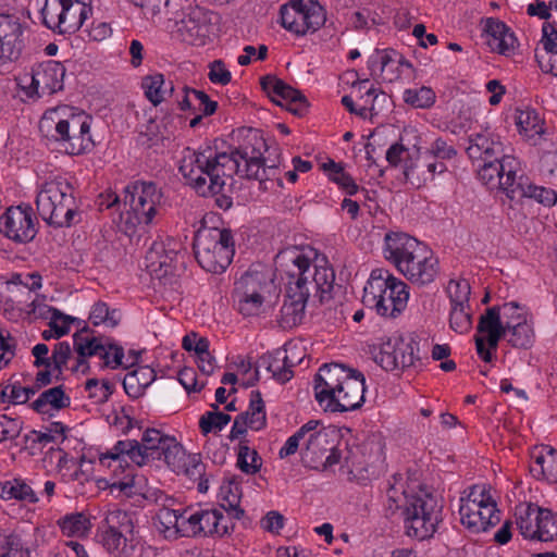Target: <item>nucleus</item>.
<instances>
[{
    "label": "nucleus",
    "mask_w": 557,
    "mask_h": 557,
    "mask_svg": "<svg viewBox=\"0 0 557 557\" xmlns=\"http://www.w3.org/2000/svg\"><path fill=\"white\" fill-rule=\"evenodd\" d=\"M244 162L242 168L235 157L227 156V152H214L209 147L201 151L185 148L178 170L186 183L202 197L221 194L225 186V180L232 178L235 174L263 183L270 180L276 171V165H267L265 159Z\"/></svg>",
    "instance_id": "obj_1"
},
{
    "label": "nucleus",
    "mask_w": 557,
    "mask_h": 557,
    "mask_svg": "<svg viewBox=\"0 0 557 557\" xmlns=\"http://www.w3.org/2000/svg\"><path fill=\"white\" fill-rule=\"evenodd\" d=\"M295 251L278 252L275 257V268L286 276V299L281 308L278 323L283 329H292L302 321L306 304L310 297L318 298L319 302L330 300L332 273L320 270L313 273L315 281L312 286L306 285L307 261L299 259Z\"/></svg>",
    "instance_id": "obj_2"
},
{
    "label": "nucleus",
    "mask_w": 557,
    "mask_h": 557,
    "mask_svg": "<svg viewBox=\"0 0 557 557\" xmlns=\"http://www.w3.org/2000/svg\"><path fill=\"white\" fill-rule=\"evenodd\" d=\"M400 480L394 476L387 490L386 510L392 516L403 517L408 536L421 541L432 537L443 520L441 500L424 490L409 493L403 484L398 486Z\"/></svg>",
    "instance_id": "obj_3"
},
{
    "label": "nucleus",
    "mask_w": 557,
    "mask_h": 557,
    "mask_svg": "<svg viewBox=\"0 0 557 557\" xmlns=\"http://www.w3.org/2000/svg\"><path fill=\"white\" fill-rule=\"evenodd\" d=\"M385 259L413 285L432 284L440 274V262L434 252L414 237L391 232L384 238Z\"/></svg>",
    "instance_id": "obj_4"
},
{
    "label": "nucleus",
    "mask_w": 557,
    "mask_h": 557,
    "mask_svg": "<svg viewBox=\"0 0 557 557\" xmlns=\"http://www.w3.org/2000/svg\"><path fill=\"white\" fill-rule=\"evenodd\" d=\"M39 131L49 144L54 143L60 151L71 156L84 153L92 146L90 117L66 107L45 112L39 121Z\"/></svg>",
    "instance_id": "obj_5"
},
{
    "label": "nucleus",
    "mask_w": 557,
    "mask_h": 557,
    "mask_svg": "<svg viewBox=\"0 0 557 557\" xmlns=\"http://www.w3.org/2000/svg\"><path fill=\"white\" fill-rule=\"evenodd\" d=\"M408 285L387 270L376 269L363 288L362 302L385 318L398 317L407 307Z\"/></svg>",
    "instance_id": "obj_6"
},
{
    "label": "nucleus",
    "mask_w": 557,
    "mask_h": 557,
    "mask_svg": "<svg viewBox=\"0 0 557 557\" xmlns=\"http://www.w3.org/2000/svg\"><path fill=\"white\" fill-rule=\"evenodd\" d=\"M36 206L42 220L55 227L71 226L77 213L74 188L62 176H55L41 185Z\"/></svg>",
    "instance_id": "obj_7"
},
{
    "label": "nucleus",
    "mask_w": 557,
    "mask_h": 557,
    "mask_svg": "<svg viewBox=\"0 0 557 557\" xmlns=\"http://www.w3.org/2000/svg\"><path fill=\"white\" fill-rule=\"evenodd\" d=\"M194 251L200 267L211 273H222L234 256L230 230L209 227L199 230L194 239Z\"/></svg>",
    "instance_id": "obj_8"
},
{
    "label": "nucleus",
    "mask_w": 557,
    "mask_h": 557,
    "mask_svg": "<svg viewBox=\"0 0 557 557\" xmlns=\"http://www.w3.org/2000/svg\"><path fill=\"white\" fill-rule=\"evenodd\" d=\"M459 515L461 524L474 534L486 532L500 522L491 487L485 484L472 485L468 494L460 497Z\"/></svg>",
    "instance_id": "obj_9"
},
{
    "label": "nucleus",
    "mask_w": 557,
    "mask_h": 557,
    "mask_svg": "<svg viewBox=\"0 0 557 557\" xmlns=\"http://www.w3.org/2000/svg\"><path fill=\"white\" fill-rule=\"evenodd\" d=\"M124 205H128L139 224L150 225L168 208V198L154 182L136 181L124 189Z\"/></svg>",
    "instance_id": "obj_10"
},
{
    "label": "nucleus",
    "mask_w": 557,
    "mask_h": 557,
    "mask_svg": "<svg viewBox=\"0 0 557 557\" xmlns=\"http://www.w3.org/2000/svg\"><path fill=\"white\" fill-rule=\"evenodd\" d=\"M91 13V4L82 0H46L41 9L45 26L62 35L81 29Z\"/></svg>",
    "instance_id": "obj_11"
},
{
    "label": "nucleus",
    "mask_w": 557,
    "mask_h": 557,
    "mask_svg": "<svg viewBox=\"0 0 557 557\" xmlns=\"http://www.w3.org/2000/svg\"><path fill=\"white\" fill-rule=\"evenodd\" d=\"M170 437L157 429H148L144 432L140 442L136 440L119 441L110 450L100 456V461L120 460L127 457L132 462L141 467L150 461L160 460L161 449L165 445V440Z\"/></svg>",
    "instance_id": "obj_12"
},
{
    "label": "nucleus",
    "mask_w": 557,
    "mask_h": 557,
    "mask_svg": "<svg viewBox=\"0 0 557 557\" xmlns=\"http://www.w3.org/2000/svg\"><path fill=\"white\" fill-rule=\"evenodd\" d=\"M273 287L269 271L262 267H251L235 284L238 310L245 317L257 315L261 311L264 294Z\"/></svg>",
    "instance_id": "obj_13"
},
{
    "label": "nucleus",
    "mask_w": 557,
    "mask_h": 557,
    "mask_svg": "<svg viewBox=\"0 0 557 557\" xmlns=\"http://www.w3.org/2000/svg\"><path fill=\"white\" fill-rule=\"evenodd\" d=\"M280 14L282 26L296 35L314 33L326 21L323 7L314 0H290L281 8Z\"/></svg>",
    "instance_id": "obj_14"
},
{
    "label": "nucleus",
    "mask_w": 557,
    "mask_h": 557,
    "mask_svg": "<svg viewBox=\"0 0 557 557\" xmlns=\"http://www.w3.org/2000/svg\"><path fill=\"white\" fill-rule=\"evenodd\" d=\"M174 25L172 34L181 41L203 46L211 33V24L208 14L200 8H188L187 12L180 11L172 15Z\"/></svg>",
    "instance_id": "obj_15"
},
{
    "label": "nucleus",
    "mask_w": 557,
    "mask_h": 557,
    "mask_svg": "<svg viewBox=\"0 0 557 557\" xmlns=\"http://www.w3.org/2000/svg\"><path fill=\"white\" fill-rule=\"evenodd\" d=\"M506 335L507 331L502 322L499 308H487L479 319L476 335L474 336L479 357L485 362H491L499 341Z\"/></svg>",
    "instance_id": "obj_16"
},
{
    "label": "nucleus",
    "mask_w": 557,
    "mask_h": 557,
    "mask_svg": "<svg viewBox=\"0 0 557 557\" xmlns=\"http://www.w3.org/2000/svg\"><path fill=\"white\" fill-rule=\"evenodd\" d=\"M37 221L28 205L12 206L0 218V232L9 239L24 244L37 234Z\"/></svg>",
    "instance_id": "obj_17"
},
{
    "label": "nucleus",
    "mask_w": 557,
    "mask_h": 557,
    "mask_svg": "<svg viewBox=\"0 0 557 557\" xmlns=\"http://www.w3.org/2000/svg\"><path fill=\"white\" fill-rule=\"evenodd\" d=\"M350 372L338 363L324 364L319 369L314 377V397L321 407L333 404L335 394L341 392Z\"/></svg>",
    "instance_id": "obj_18"
},
{
    "label": "nucleus",
    "mask_w": 557,
    "mask_h": 557,
    "mask_svg": "<svg viewBox=\"0 0 557 557\" xmlns=\"http://www.w3.org/2000/svg\"><path fill=\"white\" fill-rule=\"evenodd\" d=\"M25 48L24 27L15 15L0 14V64L16 61Z\"/></svg>",
    "instance_id": "obj_19"
},
{
    "label": "nucleus",
    "mask_w": 557,
    "mask_h": 557,
    "mask_svg": "<svg viewBox=\"0 0 557 557\" xmlns=\"http://www.w3.org/2000/svg\"><path fill=\"white\" fill-rule=\"evenodd\" d=\"M364 375L359 371L351 370L341 392L335 394L333 404L324 406V411L344 412L359 409L364 403Z\"/></svg>",
    "instance_id": "obj_20"
},
{
    "label": "nucleus",
    "mask_w": 557,
    "mask_h": 557,
    "mask_svg": "<svg viewBox=\"0 0 557 557\" xmlns=\"http://www.w3.org/2000/svg\"><path fill=\"white\" fill-rule=\"evenodd\" d=\"M65 67L59 61H46L32 71L30 87L38 96L52 95L63 89Z\"/></svg>",
    "instance_id": "obj_21"
},
{
    "label": "nucleus",
    "mask_w": 557,
    "mask_h": 557,
    "mask_svg": "<svg viewBox=\"0 0 557 557\" xmlns=\"http://www.w3.org/2000/svg\"><path fill=\"white\" fill-rule=\"evenodd\" d=\"M456 292L450 294L451 310L449 317L450 327L459 333H467L472 325V315L468 310L470 285L467 281L455 283Z\"/></svg>",
    "instance_id": "obj_22"
},
{
    "label": "nucleus",
    "mask_w": 557,
    "mask_h": 557,
    "mask_svg": "<svg viewBox=\"0 0 557 557\" xmlns=\"http://www.w3.org/2000/svg\"><path fill=\"white\" fill-rule=\"evenodd\" d=\"M73 347L78 355L77 364L73 371L82 369L83 373L89 370L86 359L89 357L109 358L110 350L106 349V343L101 338L89 335V329L83 327L73 335Z\"/></svg>",
    "instance_id": "obj_23"
},
{
    "label": "nucleus",
    "mask_w": 557,
    "mask_h": 557,
    "mask_svg": "<svg viewBox=\"0 0 557 557\" xmlns=\"http://www.w3.org/2000/svg\"><path fill=\"white\" fill-rule=\"evenodd\" d=\"M178 251L166 249L164 243H153L146 253V269L156 278H164L176 271Z\"/></svg>",
    "instance_id": "obj_24"
},
{
    "label": "nucleus",
    "mask_w": 557,
    "mask_h": 557,
    "mask_svg": "<svg viewBox=\"0 0 557 557\" xmlns=\"http://www.w3.org/2000/svg\"><path fill=\"white\" fill-rule=\"evenodd\" d=\"M467 153L472 160H497L505 157L503 144L496 136L486 131L469 136Z\"/></svg>",
    "instance_id": "obj_25"
},
{
    "label": "nucleus",
    "mask_w": 557,
    "mask_h": 557,
    "mask_svg": "<svg viewBox=\"0 0 557 557\" xmlns=\"http://www.w3.org/2000/svg\"><path fill=\"white\" fill-rule=\"evenodd\" d=\"M484 32L486 33V44L491 50L500 54H508L515 50L517 38L502 21L493 17L486 18Z\"/></svg>",
    "instance_id": "obj_26"
},
{
    "label": "nucleus",
    "mask_w": 557,
    "mask_h": 557,
    "mask_svg": "<svg viewBox=\"0 0 557 557\" xmlns=\"http://www.w3.org/2000/svg\"><path fill=\"white\" fill-rule=\"evenodd\" d=\"M484 163L479 169V178L490 188L500 187V181L506 177V172L517 165L513 157L505 154L499 159L482 160Z\"/></svg>",
    "instance_id": "obj_27"
},
{
    "label": "nucleus",
    "mask_w": 557,
    "mask_h": 557,
    "mask_svg": "<svg viewBox=\"0 0 557 557\" xmlns=\"http://www.w3.org/2000/svg\"><path fill=\"white\" fill-rule=\"evenodd\" d=\"M530 472L539 480L557 483V450L544 447L533 455Z\"/></svg>",
    "instance_id": "obj_28"
},
{
    "label": "nucleus",
    "mask_w": 557,
    "mask_h": 557,
    "mask_svg": "<svg viewBox=\"0 0 557 557\" xmlns=\"http://www.w3.org/2000/svg\"><path fill=\"white\" fill-rule=\"evenodd\" d=\"M240 498L242 488L239 481L235 476L226 479L220 486V508L232 518L239 520L244 516V510L239 507Z\"/></svg>",
    "instance_id": "obj_29"
},
{
    "label": "nucleus",
    "mask_w": 557,
    "mask_h": 557,
    "mask_svg": "<svg viewBox=\"0 0 557 557\" xmlns=\"http://www.w3.org/2000/svg\"><path fill=\"white\" fill-rule=\"evenodd\" d=\"M268 150L267 143L258 129L249 128L245 141L232 150L227 156L235 157L238 162L247 160L264 159L263 153Z\"/></svg>",
    "instance_id": "obj_30"
},
{
    "label": "nucleus",
    "mask_w": 557,
    "mask_h": 557,
    "mask_svg": "<svg viewBox=\"0 0 557 557\" xmlns=\"http://www.w3.org/2000/svg\"><path fill=\"white\" fill-rule=\"evenodd\" d=\"M156 380V372L150 367H139L128 372L123 379L125 393L132 398H139L145 389Z\"/></svg>",
    "instance_id": "obj_31"
},
{
    "label": "nucleus",
    "mask_w": 557,
    "mask_h": 557,
    "mask_svg": "<svg viewBox=\"0 0 557 557\" xmlns=\"http://www.w3.org/2000/svg\"><path fill=\"white\" fill-rule=\"evenodd\" d=\"M329 451V434L325 431H317L311 433L306 443V449L302 460L310 467L318 469L323 457Z\"/></svg>",
    "instance_id": "obj_32"
},
{
    "label": "nucleus",
    "mask_w": 557,
    "mask_h": 557,
    "mask_svg": "<svg viewBox=\"0 0 557 557\" xmlns=\"http://www.w3.org/2000/svg\"><path fill=\"white\" fill-rule=\"evenodd\" d=\"M0 498L4 500L16 499L30 504H36L39 500L33 486L23 479H13L0 483Z\"/></svg>",
    "instance_id": "obj_33"
},
{
    "label": "nucleus",
    "mask_w": 557,
    "mask_h": 557,
    "mask_svg": "<svg viewBox=\"0 0 557 557\" xmlns=\"http://www.w3.org/2000/svg\"><path fill=\"white\" fill-rule=\"evenodd\" d=\"M533 504H520L516 506L515 516L516 523L520 533L525 539L536 540L537 535V515L543 510Z\"/></svg>",
    "instance_id": "obj_34"
},
{
    "label": "nucleus",
    "mask_w": 557,
    "mask_h": 557,
    "mask_svg": "<svg viewBox=\"0 0 557 557\" xmlns=\"http://www.w3.org/2000/svg\"><path fill=\"white\" fill-rule=\"evenodd\" d=\"M392 348H395L397 352L393 354L396 357L399 369H406L413 367L418 357L416 350H418V343L416 342L412 334L407 336H396L389 338Z\"/></svg>",
    "instance_id": "obj_35"
},
{
    "label": "nucleus",
    "mask_w": 557,
    "mask_h": 557,
    "mask_svg": "<svg viewBox=\"0 0 557 557\" xmlns=\"http://www.w3.org/2000/svg\"><path fill=\"white\" fill-rule=\"evenodd\" d=\"M70 396L65 394L63 386L59 385L42 392L32 404V408L39 413H46L47 406H51L54 410H62L70 407Z\"/></svg>",
    "instance_id": "obj_36"
},
{
    "label": "nucleus",
    "mask_w": 557,
    "mask_h": 557,
    "mask_svg": "<svg viewBox=\"0 0 557 557\" xmlns=\"http://www.w3.org/2000/svg\"><path fill=\"white\" fill-rule=\"evenodd\" d=\"M261 362L272 373L273 377L281 383L288 382L294 375L292 368L295 362L281 351H276L273 356L261 357Z\"/></svg>",
    "instance_id": "obj_37"
},
{
    "label": "nucleus",
    "mask_w": 557,
    "mask_h": 557,
    "mask_svg": "<svg viewBox=\"0 0 557 557\" xmlns=\"http://www.w3.org/2000/svg\"><path fill=\"white\" fill-rule=\"evenodd\" d=\"M532 183L528 177L519 176L517 178L516 166L507 170L506 177L504 181H500V187L509 199L511 200H520L530 195Z\"/></svg>",
    "instance_id": "obj_38"
},
{
    "label": "nucleus",
    "mask_w": 557,
    "mask_h": 557,
    "mask_svg": "<svg viewBox=\"0 0 557 557\" xmlns=\"http://www.w3.org/2000/svg\"><path fill=\"white\" fill-rule=\"evenodd\" d=\"M154 525L165 539H177L181 535V513L162 507L154 518Z\"/></svg>",
    "instance_id": "obj_39"
},
{
    "label": "nucleus",
    "mask_w": 557,
    "mask_h": 557,
    "mask_svg": "<svg viewBox=\"0 0 557 557\" xmlns=\"http://www.w3.org/2000/svg\"><path fill=\"white\" fill-rule=\"evenodd\" d=\"M58 525L63 535L69 537H81L87 534L90 529V521L83 512L65 515L58 520Z\"/></svg>",
    "instance_id": "obj_40"
},
{
    "label": "nucleus",
    "mask_w": 557,
    "mask_h": 557,
    "mask_svg": "<svg viewBox=\"0 0 557 557\" xmlns=\"http://www.w3.org/2000/svg\"><path fill=\"white\" fill-rule=\"evenodd\" d=\"M188 456L183 446L171 436L165 440V445L160 453V460H163L172 471L180 474Z\"/></svg>",
    "instance_id": "obj_41"
},
{
    "label": "nucleus",
    "mask_w": 557,
    "mask_h": 557,
    "mask_svg": "<svg viewBox=\"0 0 557 557\" xmlns=\"http://www.w3.org/2000/svg\"><path fill=\"white\" fill-rule=\"evenodd\" d=\"M121 530L115 527H109L102 536L103 545L109 552H117L126 546V532L132 533L133 522L126 513H123Z\"/></svg>",
    "instance_id": "obj_42"
},
{
    "label": "nucleus",
    "mask_w": 557,
    "mask_h": 557,
    "mask_svg": "<svg viewBox=\"0 0 557 557\" xmlns=\"http://www.w3.org/2000/svg\"><path fill=\"white\" fill-rule=\"evenodd\" d=\"M143 88L148 100L153 104L158 106L164 100V95H172L174 86L170 83L169 88L164 87V76L162 74H153L144 77Z\"/></svg>",
    "instance_id": "obj_43"
},
{
    "label": "nucleus",
    "mask_w": 557,
    "mask_h": 557,
    "mask_svg": "<svg viewBox=\"0 0 557 557\" xmlns=\"http://www.w3.org/2000/svg\"><path fill=\"white\" fill-rule=\"evenodd\" d=\"M506 337H508V343L516 348H530L534 343V330H533V319L530 318L529 321L521 322L519 325H511L508 327V332Z\"/></svg>",
    "instance_id": "obj_44"
},
{
    "label": "nucleus",
    "mask_w": 557,
    "mask_h": 557,
    "mask_svg": "<svg viewBox=\"0 0 557 557\" xmlns=\"http://www.w3.org/2000/svg\"><path fill=\"white\" fill-rule=\"evenodd\" d=\"M134 2L144 10L146 15L154 17L164 14L169 21H172V15L181 8V0H134Z\"/></svg>",
    "instance_id": "obj_45"
},
{
    "label": "nucleus",
    "mask_w": 557,
    "mask_h": 557,
    "mask_svg": "<svg viewBox=\"0 0 557 557\" xmlns=\"http://www.w3.org/2000/svg\"><path fill=\"white\" fill-rule=\"evenodd\" d=\"M499 308L502 314V322L504 327L508 332V327L511 325H519L521 322L529 321L532 314L529 312L525 306L520 305L517 301L505 302L502 306H494Z\"/></svg>",
    "instance_id": "obj_46"
},
{
    "label": "nucleus",
    "mask_w": 557,
    "mask_h": 557,
    "mask_svg": "<svg viewBox=\"0 0 557 557\" xmlns=\"http://www.w3.org/2000/svg\"><path fill=\"white\" fill-rule=\"evenodd\" d=\"M542 39L544 49L549 52L550 59L547 66H542L544 72H549L557 76V29L550 23L545 22L542 27Z\"/></svg>",
    "instance_id": "obj_47"
},
{
    "label": "nucleus",
    "mask_w": 557,
    "mask_h": 557,
    "mask_svg": "<svg viewBox=\"0 0 557 557\" xmlns=\"http://www.w3.org/2000/svg\"><path fill=\"white\" fill-rule=\"evenodd\" d=\"M516 124L520 134L527 138H533L543 133L541 120L534 110H518Z\"/></svg>",
    "instance_id": "obj_48"
},
{
    "label": "nucleus",
    "mask_w": 557,
    "mask_h": 557,
    "mask_svg": "<svg viewBox=\"0 0 557 557\" xmlns=\"http://www.w3.org/2000/svg\"><path fill=\"white\" fill-rule=\"evenodd\" d=\"M557 539V512L544 508L537 515V535L536 540L542 542L554 541Z\"/></svg>",
    "instance_id": "obj_49"
},
{
    "label": "nucleus",
    "mask_w": 557,
    "mask_h": 557,
    "mask_svg": "<svg viewBox=\"0 0 557 557\" xmlns=\"http://www.w3.org/2000/svg\"><path fill=\"white\" fill-rule=\"evenodd\" d=\"M323 170L327 172L331 181L339 185L348 195H355L358 191V185L354 178L344 171V168L330 160L323 163Z\"/></svg>",
    "instance_id": "obj_50"
},
{
    "label": "nucleus",
    "mask_w": 557,
    "mask_h": 557,
    "mask_svg": "<svg viewBox=\"0 0 557 557\" xmlns=\"http://www.w3.org/2000/svg\"><path fill=\"white\" fill-rule=\"evenodd\" d=\"M244 413H248L250 429L259 431L265 425L267 417L264 403L259 391H252L250 393L249 408Z\"/></svg>",
    "instance_id": "obj_51"
},
{
    "label": "nucleus",
    "mask_w": 557,
    "mask_h": 557,
    "mask_svg": "<svg viewBox=\"0 0 557 557\" xmlns=\"http://www.w3.org/2000/svg\"><path fill=\"white\" fill-rule=\"evenodd\" d=\"M184 468H182L181 473L185 474L193 481H198V491L200 493H206L209 488L208 480H203L206 466L201 462L199 456L189 455L188 460L184 462Z\"/></svg>",
    "instance_id": "obj_52"
},
{
    "label": "nucleus",
    "mask_w": 557,
    "mask_h": 557,
    "mask_svg": "<svg viewBox=\"0 0 557 557\" xmlns=\"http://www.w3.org/2000/svg\"><path fill=\"white\" fill-rule=\"evenodd\" d=\"M436 99L432 88L422 86L419 89H406L404 91V101L414 108H431Z\"/></svg>",
    "instance_id": "obj_53"
},
{
    "label": "nucleus",
    "mask_w": 557,
    "mask_h": 557,
    "mask_svg": "<svg viewBox=\"0 0 557 557\" xmlns=\"http://www.w3.org/2000/svg\"><path fill=\"white\" fill-rule=\"evenodd\" d=\"M278 98L285 100L287 110L298 116L304 115L309 107L307 98L288 84L285 85L284 92H281Z\"/></svg>",
    "instance_id": "obj_54"
},
{
    "label": "nucleus",
    "mask_w": 557,
    "mask_h": 557,
    "mask_svg": "<svg viewBox=\"0 0 557 557\" xmlns=\"http://www.w3.org/2000/svg\"><path fill=\"white\" fill-rule=\"evenodd\" d=\"M213 411H207L199 420L201 432L206 435L213 430L221 431L231 421V416L219 411L218 405H211Z\"/></svg>",
    "instance_id": "obj_55"
},
{
    "label": "nucleus",
    "mask_w": 557,
    "mask_h": 557,
    "mask_svg": "<svg viewBox=\"0 0 557 557\" xmlns=\"http://www.w3.org/2000/svg\"><path fill=\"white\" fill-rule=\"evenodd\" d=\"M261 465V458L258 456V453L250 449L246 443L242 442L237 457L238 468L247 474H255L260 470Z\"/></svg>",
    "instance_id": "obj_56"
},
{
    "label": "nucleus",
    "mask_w": 557,
    "mask_h": 557,
    "mask_svg": "<svg viewBox=\"0 0 557 557\" xmlns=\"http://www.w3.org/2000/svg\"><path fill=\"white\" fill-rule=\"evenodd\" d=\"M89 319L94 325L107 324L114 327L119 324L121 314L119 310H110L107 304L99 301L94 305Z\"/></svg>",
    "instance_id": "obj_57"
},
{
    "label": "nucleus",
    "mask_w": 557,
    "mask_h": 557,
    "mask_svg": "<svg viewBox=\"0 0 557 557\" xmlns=\"http://www.w3.org/2000/svg\"><path fill=\"white\" fill-rule=\"evenodd\" d=\"M88 397L96 404H104L113 394V385L108 380H102L101 384L97 379H89L85 384Z\"/></svg>",
    "instance_id": "obj_58"
},
{
    "label": "nucleus",
    "mask_w": 557,
    "mask_h": 557,
    "mask_svg": "<svg viewBox=\"0 0 557 557\" xmlns=\"http://www.w3.org/2000/svg\"><path fill=\"white\" fill-rule=\"evenodd\" d=\"M66 426L62 422H52L45 431H32L30 435H26V440L32 438L33 443L48 444L54 442L57 435L65 438Z\"/></svg>",
    "instance_id": "obj_59"
},
{
    "label": "nucleus",
    "mask_w": 557,
    "mask_h": 557,
    "mask_svg": "<svg viewBox=\"0 0 557 557\" xmlns=\"http://www.w3.org/2000/svg\"><path fill=\"white\" fill-rule=\"evenodd\" d=\"M22 430L23 421L20 418L0 414V443L16 438Z\"/></svg>",
    "instance_id": "obj_60"
},
{
    "label": "nucleus",
    "mask_w": 557,
    "mask_h": 557,
    "mask_svg": "<svg viewBox=\"0 0 557 557\" xmlns=\"http://www.w3.org/2000/svg\"><path fill=\"white\" fill-rule=\"evenodd\" d=\"M395 348H392L391 343L387 341L383 343L377 352H374V361L386 371L398 370V363L395 354Z\"/></svg>",
    "instance_id": "obj_61"
},
{
    "label": "nucleus",
    "mask_w": 557,
    "mask_h": 557,
    "mask_svg": "<svg viewBox=\"0 0 557 557\" xmlns=\"http://www.w3.org/2000/svg\"><path fill=\"white\" fill-rule=\"evenodd\" d=\"M37 392L35 387H23L18 384H9L7 385L1 395L2 397H7L12 404H25L28 401L30 395H34Z\"/></svg>",
    "instance_id": "obj_62"
},
{
    "label": "nucleus",
    "mask_w": 557,
    "mask_h": 557,
    "mask_svg": "<svg viewBox=\"0 0 557 557\" xmlns=\"http://www.w3.org/2000/svg\"><path fill=\"white\" fill-rule=\"evenodd\" d=\"M201 517L200 510L189 516H186V511L181 513V535L180 536H196L200 534L201 530Z\"/></svg>",
    "instance_id": "obj_63"
},
{
    "label": "nucleus",
    "mask_w": 557,
    "mask_h": 557,
    "mask_svg": "<svg viewBox=\"0 0 557 557\" xmlns=\"http://www.w3.org/2000/svg\"><path fill=\"white\" fill-rule=\"evenodd\" d=\"M72 356V348L67 342H60L54 345L52 351L53 369L61 375Z\"/></svg>",
    "instance_id": "obj_64"
}]
</instances>
